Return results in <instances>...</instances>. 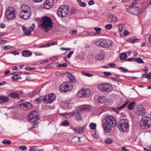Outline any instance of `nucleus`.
<instances>
[{"instance_id": "nucleus-42", "label": "nucleus", "mask_w": 151, "mask_h": 151, "mask_svg": "<svg viewBox=\"0 0 151 151\" xmlns=\"http://www.w3.org/2000/svg\"><path fill=\"white\" fill-rule=\"evenodd\" d=\"M81 74L84 76H87L89 77L92 76L93 75L91 74H90L88 73H86L84 71H82L81 72Z\"/></svg>"}, {"instance_id": "nucleus-20", "label": "nucleus", "mask_w": 151, "mask_h": 151, "mask_svg": "<svg viewBox=\"0 0 151 151\" xmlns=\"http://www.w3.org/2000/svg\"><path fill=\"white\" fill-rule=\"evenodd\" d=\"M20 11L30 12V9L29 7L24 4L21 7V9Z\"/></svg>"}, {"instance_id": "nucleus-53", "label": "nucleus", "mask_w": 151, "mask_h": 151, "mask_svg": "<svg viewBox=\"0 0 151 151\" xmlns=\"http://www.w3.org/2000/svg\"><path fill=\"white\" fill-rule=\"evenodd\" d=\"M36 148L35 146L31 147L29 149V151H35L36 150Z\"/></svg>"}, {"instance_id": "nucleus-56", "label": "nucleus", "mask_w": 151, "mask_h": 151, "mask_svg": "<svg viewBox=\"0 0 151 151\" xmlns=\"http://www.w3.org/2000/svg\"><path fill=\"white\" fill-rule=\"evenodd\" d=\"M88 4L89 5H92L94 4V2L93 0H90L88 2Z\"/></svg>"}, {"instance_id": "nucleus-1", "label": "nucleus", "mask_w": 151, "mask_h": 151, "mask_svg": "<svg viewBox=\"0 0 151 151\" xmlns=\"http://www.w3.org/2000/svg\"><path fill=\"white\" fill-rule=\"evenodd\" d=\"M105 121L103 125V129L106 132L109 133L111 131V128L116 125V119L111 116L106 117Z\"/></svg>"}, {"instance_id": "nucleus-13", "label": "nucleus", "mask_w": 151, "mask_h": 151, "mask_svg": "<svg viewBox=\"0 0 151 151\" xmlns=\"http://www.w3.org/2000/svg\"><path fill=\"white\" fill-rule=\"evenodd\" d=\"M35 27V24H33L32 26L29 28H26L24 27H23L22 29L25 35H30L31 32L34 30Z\"/></svg>"}, {"instance_id": "nucleus-48", "label": "nucleus", "mask_w": 151, "mask_h": 151, "mask_svg": "<svg viewBox=\"0 0 151 151\" xmlns=\"http://www.w3.org/2000/svg\"><path fill=\"white\" fill-rule=\"evenodd\" d=\"M112 24H106L105 26V29H110L112 28Z\"/></svg>"}, {"instance_id": "nucleus-49", "label": "nucleus", "mask_w": 151, "mask_h": 151, "mask_svg": "<svg viewBox=\"0 0 151 151\" xmlns=\"http://www.w3.org/2000/svg\"><path fill=\"white\" fill-rule=\"evenodd\" d=\"M67 66V65L66 63H64L63 64H59L57 65V66L58 67H66Z\"/></svg>"}, {"instance_id": "nucleus-7", "label": "nucleus", "mask_w": 151, "mask_h": 151, "mask_svg": "<svg viewBox=\"0 0 151 151\" xmlns=\"http://www.w3.org/2000/svg\"><path fill=\"white\" fill-rule=\"evenodd\" d=\"M118 124V127L121 132H125L129 127L128 121L126 119H121Z\"/></svg>"}, {"instance_id": "nucleus-61", "label": "nucleus", "mask_w": 151, "mask_h": 151, "mask_svg": "<svg viewBox=\"0 0 151 151\" xmlns=\"http://www.w3.org/2000/svg\"><path fill=\"white\" fill-rule=\"evenodd\" d=\"M18 75H16L14 76H13L12 77H11L12 78L13 80H17L19 79V78L18 77Z\"/></svg>"}, {"instance_id": "nucleus-23", "label": "nucleus", "mask_w": 151, "mask_h": 151, "mask_svg": "<svg viewBox=\"0 0 151 151\" xmlns=\"http://www.w3.org/2000/svg\"><path fill=\"white\" fill-rule=\"evenodd\" d=\"M74 116L75 117V119L77 121H80L82 119V117L79 113H72L71 114V116Z\"/></svg>"}, {"instance_id": "nucleus-51", "label": "nucleus", "mask_w": 151, "mask_h": 151, "mask_svg": "<svg viewBox=\"0 0 151 151\" xmlns=\"http://www.w3.org/2000/svg\"><path fill=\"white\" fill-rule=\"evenodd\" d=\"M19 148V149H20V150L24 151V150H26L27 149V147L24 146H20Z\"/></svg>"}, {"instance_id": "nucleus-41", "label": "nucleus", "mask_w": 151, "mask_h": 151, "mask_svg": "<svg viewBox=\"0 0 151 151\" xmlns=\"http://www.w3.org/2000/svg\"><path fill=\"white\" fill-rule=\"evenodd\" d=\"M91 133L93 137L95 138H97L99 137L98 134L96 133L95 131H92Z\"/></svg>"}, {"instance_id": "nucleus-18", "label": "nucleus", "mask_w": 151, "mask_h": 151, "mask_svg": "<svg viewBox=\"0 0 151 151\" xmlns=\"http://www.w3.org/2000/svg\"><path fill=\"white\" fill-rule=\"evenodd\" d=\"M71 129H73L76 133L80 134L83 132L84 128L83 127H76L73 129L72 128Z\"/></svg>"}, {"instance_id": "nucleus-5", "label": "nucleus", "mask_w": 151, "mask_h": 151, "mask_svg": "<svg viewBox=\"0 0 151 151\" xmlns=\"http://www.w3.org/2000/svg\"><path fill=\"white\" fill-rule=\"evenodd\" d=\"M140 124L143 128H148L151 126V118L148 116H143L140 122Z\"/></svg>"}, {"instance_id": "nucleus-25", "label": "nucleus", "mask_w": 151, "mask_h": 151, "mask_svg": "<svg viewBox=\"0 0 151 151\" xmlns=\"http://www.w3.org/2000/svg\"><path fill=\"white\" fill-rule=\"evenodd\" d=\"M8 101V98L7 96H0V103H4Z\"/></svg>"}, {"instance_id": "nucleus-36", "label": "nucleus", "mask_w": 151, "mask_h": 151, "mask_svg": "<svg viewBox=\"0 0 151 151\" xmlns=\"http://www.w3.org/2000/svg\"><path fill=\"white\" fill-rule=\"evenodd\" d=\"M89 110V109L86 106H84L81 109L80 111L81 113H83L86 111H87Z\"/></svg>"}, {"instance_id": "nucleus-24", "label": "nucleus", "mask_w": 151, "mask_h": 151, "mask_svg": "<svg viewBox=\"0 0 151 151\" xmlns=\"http://www.w3.org/2000/svg\"><path fill=\"white\" fill-rule=\"evenodd\" d=\"M32 53L28 50L23 51L22 52V55L24 57L30 56L32 55Z\"/></svg>"}, {"instance_id": "nucleus-55", "label": "nucleus", "mask_w": 151, "mask_h": 151, "mask_svg": "<svg viewBox=\"0 0 151 151\" xmlns=\"http://www.w3.org/2000/svg\"><path fill=\"white\" fill-rule=\"evenodd\" d=\"M11 53L13 54H14V55H19V52L17 51H12L11 52Z\"/></svg>"}, {"instance_id": "nucleus-45", "label": "nucleus", "mask_w": 151, "mask_h": 151, "mask_svg": "<svg viewBox=\"0 0 151 151\" xmlns=\"http://www.w3.org/2000/svg\"><path fill=\"white\" fill-rule=\"evenodd\" d=\"M129 101H126L125 103H124L123 104V105L120 106H119L117 108L118 109H121L123 108H124L125 107L126 105L127 104L129 103Z\"/></svg>"}, {"instance_id": "nucleus-8", "label": "nucleus", "mask_w": 151, "mask_h": 151, "mask_svg": "<svg viewBox=\"0 0 151 151\" xmlns=\"http://www.w3.org/2000/svg\"><path fill=\"white\" fill-rule=\"evenodd\" d=\"M73 88V86L69 82H65L61 84L59 89L61 92H66L71 91Z\"/></svg>"}, {"instance_id": "nucleus-35", "label": "nucleus", "mask_w": 151, "mask_h": 151, "mask_svg": "<svg viewBox=\"0 0 151 151\" xmlns=\"http://www.w3.org/2000/svg\"><path fill=\"white\" fill-rule=\"evenodd\" d=\"M12 48V47L11 46L6 45L2 47L1 49L2 50H7L11 49Z\"/></svg>"}, {"instance_id": "nucleus-11", "label": "nucleus", "mask_w": 151, "mask_h": 151, "mask_svg": "<svg viewBox=\"0 0 151 151\" xmlns=\"http://www.w3.org/2000/svg\"><path fill=\"white\" fill-rule=\"evenodd\" d=\"M20 105L22 109L25 111L30 110L32 108V106L30 103L26 101L22 102Z\"/></svg>"}, {"instance_id": "nucleus-43", "label": "nucleus", "mask_w": 151, "mask_h": 151, "mask_svg": "<svg viewBox=\"0 0 151 151\" xmlns=\"http://www.w3.org/2000/svg\"><path fill=\"white\" fill-rule=\"evenodd\" d=\"M2 143L5 145H10L11 144V142L10 141L4 139L2 141Z\"/></svg>"}, {"instance_id": "nucleus-54", "label": "nucleus", "mask_w": 151, "mask_h": 151, "mask_svg": "<svg viewBox=\"0 0 151 151\" xmlns=\"http://www.w3.org/2000/svg\"><path fill=\"white\" fill-rule=\"evenodd\" d=\"M142 76L143 77H145V78H151V75H150L149 74H148L147 75H146L145 74H143Z\"/></svg>"}, {"instance_id": "nucleus-6", "label": "nucleus", "mask_w": 151, "mask_h": 151, "mask_svg": "<svg viewBox=\"0 0 151 151\" xmlns=\"http://www.w3.org/2000/svg\"><path fill=\"white\" fill-rule=\"evenodd\" d=\"M17 12L15 9L12 7H8L6 12V16L9 20L15 18Z\"/></svg>"}, {"instance_id": "nucleus-12", "label": "nucleus", "mask_w": 151, "mask_h": 151, "mask_svg": "<svg viewBox=\"0 0 151 151\" xmlns=\"http://www.w3.org/2000/svg\"><path fill=\"white\" fill-rule=\"evenodd\" d=\"M56 98L55 95L53 93H50L45 97V102L46 103H51Z\"/></svg>"}, {"instance_id": "nucleus-4", "label": "nucleus", "mask_w": 151, "mask_h": 151, "mask_svg": "<svg viewBox=\"0 0 151 151\" xmlns=\"http://www.w3.org/2000/svg\"><path fill=\"white\" fill-rule=\"evenodd\" d=\"M69 11V7L67 5H63L58 8L57 14L59 17L63 18L67 16Z\"/></svg>"}, {"instance_id": "nucleus-31", "label": "nucleus", "mask_w": 151, "mask_h": 151, "mask_svg": "<svg viewBox=\"0 0 151 151\" xmlns=\"http://www.w3.org/2000/svg\"><path fill=\"white\" fill-rule=\"evenodd\" d=\"M98 100L100 103L102 104L105 102L106 99L104 96H100L99 97Z\"/></svg>"}, {"instance_id": "nucleus-14", "label": "nucleus", "mask_w": 151, "mask_h": 151, "mask_svg": "<svg viewBox=\"0 0 151 151\" xmlns=\"http://www.w3.org/2000/svg\"><path fill=\"white\" fill-rule=\"evenodd\" d=\"M129 11L131 14L137 15L139 12V7L138 6H134V4L132 3Z\"/></svg>"}, {"instance_id": "nucleus-60", "label": "nucleus", "mask_w": 151, "mask_h": 151, "mask_svg": "<svg viewBox=\"0 0 151 151\" xmlns=\"http://www.w3.org/2000/svg\"><path fill=\"white\" fill-rule=\"evenodd\" d=\"M124 34L125 36L129 34V31L128 30H125L124 31Z\"/></svg>"}, {"instance_id": "nucleus-29", "label": "nucleus", "mask_w": 151, "mask_h": 151, "mask_svg": "<svg viewBox=\"0 0 151 151\" xmlns=\"http://www.w3.org/2000/svg\"><path fill=\"white\" fill-rule=\"evenodd\" d=\"M45 97H40V98H38L35 100L34 102L36 103L40 104L42 101H43L45 102V99H44Z\"/></svg>"}, {"instance_id": "nucleus-50", "label": "nucleus", "mask_w": 151, "mask_h": 151, "mask_svg": "<svg viewBox=\"0 0 151 151\" xmlns=\"http://www.w3.org/2000/svg\"><path fill=\"white\" fill-rule=\"evenodd\" d=\"M77 12V10L75 8H72L71 11V13L72 14H74L76 13Z\"/></svg>"}, {"instance_id": "nucleus-39", "label": "nucleus", "mask_w": 151, "mask_h": 151, "mask_svg": "<svg viewBox=\"0 0 151 151\" xmlns=\"http://www.w3.org/2000/svg\"><path fill=\"white\" fill-rule=\"evenodd\" d=\"M90 129L95 130L96 129V124L93 123H91L90 124Z\"/></svg>"}, {"instance_id": "nucleus-3", "label": "nucleus", "mask_w": 151, "mask_h": 151, "mask_svg": "<svg viewBox=\"0 0 151 151\" xmlns=\"http://www.w3.org/2000/svg\"><path fill=\"white\" fill-rule=\"evenodd\" d=\"M39 26L40 27L45 28L49 27L50 29H51L53 27V23L50 17L44 16L42 17L41 22Z\"/></svg>"}, {"instance_id": "nucleus-21", "label": "nucleus", "mask_w": 151, "mask_h": 151, "mask_svg": "<svg viewBox=\"0 0 151 151\" xmlns=\"http://www.w3.org/2000/svg\"><path fill=\"white\" fill-rule=\"evenodd\" d=\"M70 82L72 83H75L76 82V81L75 79V76L73 75L71 73H68V76Z\"/></svg>"}, {"instance_id": "nucleus-15", "label": "nucleus", "mask_w": 151, "mask_h": 151, "mask_svg": "<svg viewBox=\"0 0 151 151\" xmlns=\"http://www.w3.org/2000/svg\"><path fill=\"white\" fill-rule=\"evenodd\" d=\"M19 16L21 18L24 19H27L30 17V12L20 11Z\"/></svg>"}, {"instance_id": "nucleus-47", "label": "nucleus", "mask_w": 151, "mask_h": 151, "mask_svg": "<svg viewBox=\"0 0 151 151\" xmlns=\"http://www.w3.org/2000/svg\"><path fill=\"white\" fill-rule=\"evenodd\" d=\"M94 30L96 32V34H100L101 33V28L94 27Z\"/></svg>"}, {"instance_id": "nucleus-38", "label": "nucleus", "mask_w": 151, "mask_h": 151, "mask_svg": "<svg viewBox=\"0 0 151 151\" xmlns=\"http://www.w3.org/2000/svg\"><path fill=\"white\" fill-rule=\"evenodd\" d=\"M127 57V55L125 53H122L120 55V59L122 60H125Z\"/></svg>"}, {"instance_id": "nucleus-59", "label": "nucleus", "mask_w": 151, "mask_h": 151, "mask_svg": "<svg viewBox=\"0 0 151 151\" xmlns=\"http://www.w3.org/2000/svg\"><path fill=\"white\" fill-rule=\"evenodd\" d=\"M42 28L45 29V31L46 32H48V31L50 29L49 27H46L45 28V27H43Z\"/></svg>"}, {"instance_id": "nucleus-62", "label": "nucleus", "mask_w": 151, "mask_h": 151, "mask_svg": "<svg viewBox=\"0 0 151 151\" xmlns=\"http://www.w3.org/2000/svg\"><path fill=\"white\" fill-rule=\"evenodd\" d=\"M127 61H134V58H129L127 59Z\"/></svg>"}, {"instance_id": "nucleus-17", "label": "nucleus", "mask_w": 151, "mask_h": 151, "mask_svg": "<svg viewBox=\"0 0 151 151\" xmlns=\"http://www.w3.org/2000/svg\"><path fill=\"white\" fill-rule=\"evenodd\" d=\"M105 43V39H101L94 42L96 45L103 47H106Z\"/></svg>"}, {"instance_id": "nucleus-19", "label": "nucleus", "mask_w": 151, "mask_h": 151, "mask_svg": "<svg viewBox=\"0 0 151 151\" xmlns=\"http://www.w3.org/2000/svg\"><path fill=\"white\" fill-rule=\"evenodd\" d=\"M145 110L142 108H139L136 111V113L139 116H142L145 115Z\"/></svg>"}, {"instance_id": "nucleus-32", "label": "nucleus", "mask_w": 151, "mask_h": 151, "mask_svg": "<svg viewBox=\"0 0 151 151\" xmlns=\"http://www.w3.org/2000/svg\"><path fill=\"white\" fill-rule=\"evenodd\" d=\"M128 40L129 42H130L132 43H134L139 41V40L135 38H131L128 39Z\"/></svg>"}, {"instance_id": "nucleus-37", "label": "nucleus", "mask_w": 151, "mask_h": 151, "mask_svg": "<svg viewBox=\"0 0 151 151\" xmlns=\"http://www.w3.org/2000/svg\"><path fill=\"white\" fill-rule=\"evenodd\" d=\"M124 27V26L122 24H119L116 27L117 29L119 32H122V31Z\"/></svg>"}, {"instance_id": "nucleus-30", "label": "nucleus", "mask_w": 151, "mask_h": 151, "mask_svg": "<svg viewBox=\"0 0 151 151\" xmlns=\"http://www.w3.org/2000/svg\"><path fill=\"white\" fill-rule=\"evenodd\" d=\"M135 104V102L134 101H132L127 106V108L131 110H132L134 109Z\"/></svg>"}, {"instance_id": "nucleus-57", "label": "nucleus", "mask_w": 151, "mask_h": 151, "mask_svg": "<svg viewBox=\"0 0 151 151\" xmlns=\"http://www.w3.org/2000/svg\"><path fill=\"white\" fill-rule=\"evenodd\" d=\"M104 74L106 76H110L111 75V73L109 72H104Z\"/></svg>"}, {"instance_id": "nucleus-22", "label": "nucleus", "mask_w": 151, "mask_h": 151, "mask_svg": "<svg viewBox=\"0 0 151 151\" xmlns=\"http://www.w3.org/2000/svg\"><path fill=\"white\" fill-rule=\"evenodd\" d=\"M104 55L103 53H100V54L96 55L95 56V59L98 60H101L104 58Z\"/></svg>"}, {"instance_id": "nucleus-34", "label": "nucleus", "mask_w": 151, "mask_h": 151, "mask_svg": "<svg viewBox=\"0 0 151 151\" xmlns=\"http://www.w3.org/2000/svg\"><path fill=\"white\" fill-rule=\"evenodd\" d=\"M134 61L139 63H144L143 61L140 58H134Z\"/></svg>"}, {"instance_id": "nucleus-58", "label": "nucleus", "mask_w": 151, "mask_h": 151, "mask_svg": "<svg viewBox=\"0 0 151 151\" xmlns=\"http://www.w3.org/2000/svg\"><path fill=\"white\" fill-rule=\"evenodd\" d=\"M77 31L76 30H72L71 32L70 31V33L73 35H75L77 33Z\"/></svg>"}, {"instance_id": "nucleus-52", "label": "nucleus", "mask_w": 151, "mask_h": 151, "mask_svg": "<svg viewBox=\"0 0 151 151\" xmlns=\"http://www.w3.org/2000/svg\"><path fill=\"white\" fill-rule=\"evenodd\" d=\"M74 53V51H70L69 53L67 55V57L68 58H70L71 55H72V54Z\"/></svg>"}, {"instance_id": "nucleus-27", "label": "nucleus", "mask_w": 151, "mask_h": 151, "mask_svg": "<svg viewBox=\"0 0 151 151\" xmlns=\"http://www.w3.org/2000/svg\"><path fill=\"white\" fill-rule=\"evenodd\" d=\"M106 47H111L113 44L112 42L109 40L105 39Z\"/></svg>"}, {"instance_id": "nucleus-63", "label": "nucleus", "mask_w": 151, "mask_h": 151, "mask_svg": "<svg viewBox=\"0 0 151 151\" xmlns=\"http://www.w3.org/2000/svg\"><path fill=\"white\" fill-rule=\"evenodd\" d=\"M61 50H70V48H64V47H62L61 48Z\"/></svg>"}, {"instance_id": "nucleus-9", "label": "nucleus", "mask_w": 151, "mask_h": 151, "mask_svg": "<svg viewBox=\"0 0 151 151\" xmlns=\"http://www.w3.org/2000/svg\"><path fill=\"white\" fill-rule=\"evenodd\" d=\"M98 89L101 92H110L112 89L111 85L109 84L103 83L99 85Z\"/></svg>"}, {"instance_id": "nucleus-28", "label": "nucleus", "mask_w": 151, "mask_h": 151, "mask_svg": "<svg viewBox=\"0 0 151 151\" xmlns=\"http://www.w3.org/2000/svg\"><path fill=\"white\" fill-rule=\"evenodd\" d=\"M109 18L111 19V22H114L117 21V19L115 15L111 14L109 15Z\"/></svg>"}, {"instance_id": "nucleus-44", "label": "nucleus", "mask_w": 151, "mask_h": 151, "mask_svg": "<svg viewBox=\"0 0 151 151\" xmlns=\"http://www.w3.org/2000/svg\"><path fill=\"white\" fill-rule=\"evenodd\" d=\"M129 101H126L125 103H124L123 104V105L120 106H119L117 108L118 109H121L123 108H124L125 107L126 105L127 104L129 103Z\"/></svg>"}, {"instance_id": "nucleus-2", "label": "nucleus", "mask_w": 151, "mask_h": 151, "mask_svg": "<svg viewBox=\"0 0 151 151\" xmlns=\"http://www.w3.org/2000/svg\"><path fill=\"white\" fill-rule=\"evenodd\" d=\"M28 119L30 122L34 123L33 126L30 128L31 129L37 127V121L39 120V116L36 111H32L28 116Z\"/></svg>"}, {"instance_id": "nucleus-64", "label": "nucleus", "mask_w": 151, "mask_h": 151, "mask_svg": "<svg viewBox=\"0 0 151 151\" xmlns=\"http://www.w3.org/2000/svg\"><path fill=\"white\" fill-rule=\"evenodd\" d=\"M119 68L120 69L123 70L125 72H127L128 71V70L127 69H126L125 68L122 67H120Z\"/></svg>"}, {"instance_id": "nucleus-26", "label": "nucleus", "mask_w": 151, "mask_h": 151, "mask_svg": "<svg viewBox=\"0 0 151 151\" xmlns=\"http://www.w3.org/2000/svg\"><path fill=\"white\" fill-rule=\"evenodd\" d=\"M19 94L17 93L12 92L9 94V96L12 98L17 99L18 98Z\"/></svg>"}, {"instance_id": "nucleus-16", "label": "nucleus", "mask_w": 151, "mask_h": 151, "mask_svg": "<svg viewBox=\"0 0 151 151\" xmlns=\"http://www.w3.org/2000/svg\"><path fill=\"white\" fill-rule=\"evenodd\" d=\"M54 4L53 0H47L44 4V7L46 9H49L53 6Z\"/></svg>"}, {"instance_id": "nucleus-33", "label": "nucleus", "mask_w": 151, "mask_h": 151, "mask_svg": "<svg viewBox=\"0 0 151 151\" xmlns=\"http://www.w3.org/2000/svg\"><path fill=\"white\" fill-rule=\"evenodd\" d=\"M113 142V140L111 138H108L105 140V142L107 144H111Z\"/></svg>"}, {"instance_id": "nucleus-40", "label": "nucleus", "mask_w": 151, "mask_h": 151, "mask_svg": "<svg viewBox=\"0 0 151 151\" xmlns=\"http://www.w3.org/2000/svg\"><path fill=\"white\" fill-rule=\"evenodd\" d=\"M77 2L81 6L85 7L86 6V3L84 2H82L81 0H77Z\"/></svg>"}, {"instance_id": "nucleus-46", "label": "nucleus", "mask_w": 151, "mask_h": 151, "mask_svg": "<svg viewBox=\"0 0 151 151\" xmlns=\"http://www.w3.org/2000/svg\"><path fill=\"white\" fill-rule=\"evenodd\" d=\"M70 124L69 122L67 120H64L61 123V125L63 126H68Z\"/></svg>"}, {"instance_id": "nucleus-10", "label": "nucleus", "mask_w": 151, "mask_h": 151, "mask_svg": "<svg viewBox=\"0 0 151 151\" xmlns=\"http://www.w3.org/2000/svg\"><path fill=\"white\" fill-rule=\"evenodd\" d=\"M91 92L89 89H82L80 90L78 93V96L80 98L89 96L91 94Z\"/></svg>"}]
</instances>
